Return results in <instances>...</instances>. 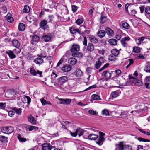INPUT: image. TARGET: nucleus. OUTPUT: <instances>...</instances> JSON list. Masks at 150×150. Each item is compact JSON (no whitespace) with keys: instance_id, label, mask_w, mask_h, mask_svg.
I'll return each mask as SVG.
<instances>
[{"instance_id":"79ce46f5","label":"nucleus","mask_w":150,"mask_h":150,"mask_svg":"<svg viewBox=\"0 0 150 150\" xmlns=\"http://www.w3.org/2000/svg\"><path fill=\"white\" fill-rule=\"evenodd\" d=\"M109 65V63H107L105 64L102 68H100L98 71V72H100L101 71H102L104 70L105 69H106L108 68Z\"/></svg>"},{"instance_id":"0e129e2a","label":"nucleus","mask_w":150,"mask_h":150,"mask_svg":"<svg viewBox=\"0 0 150 150\" xmlns=\"http://www.w3.org/2000/svg\"><path fill=\"white\" fill-rule=\"evenodd\" d=\"M40 100L41 102L43 105H44L47 104V103H48V102H47V101H46L43 98H42V99H41Z\"/></svg>"},{"instance_id":"f257e3e1","label":"nucleus","mask_w":150,"mask_h":150,"mask_svg":"<svg viewBox=\"0 0 150 150\" xmlns=\"http://www.w3.org/2000/svg\"><path fill=\"white\" fill-rule=\"evenodd\" d=\"M80 50V46L78 45L73 44L71 49V52L72 53L71 55L74 57L77 58L82 57L83 54L79 52Z\"/></svg>"},{"instance_id":"4be33fe9","label":"nucleus","mask_w":150,"mask_h":150,"mask_svg":"<svg viewBox=\"0 0 150 150\" xmlns=\"http://www.w3.org/2000/svg\"><path fill=\"white\" fill-rule=\"evenodd\" d=\"M106 34L105 32L103 30L99 31L97 33V35L100 38H103L104 37Z\"/></svg>"},{"instance_id":"c03bdc74","label":"nucleus","mask_w":150,"mask_h":150,"mask_svg":"<svg viewBox=\"0 0 150 150\" xmlns=\"http://www.w3.org/2000/svg\"><path fill=\"white\" fill-rule=\"evenodd\" d=\"M17 138L20 142H24L26 141V139L25 138H22L20 134L18 135Z\"/></svg>"},{"instance_id":"a18cd8bd","label":"nucleus","mask_w":150,"mask_h":150,"mask_svg":"<svg viewBox=\"0 0 150 150\" xmlns=\"http://www.w3.org/2000/svg\"><path fill=\"white\" fill-rule=\"evenodd\" d=\"M116 56H114L112 54L111 55H109L108 59L111 61H115L116 60V58L115 57Z\"/></svg>"},{"instance_id":"c9c22d12","label":"nucleus","mask_w":150,"mask_h":150,"mask_svg":"<svg viewBox=\"0 0 150 150\" xmlns=\"http://www.w3.org/2000/svg\"><path fill=\"white\" fill-rule=\"evenodd\" d=\"M127 112L125 111L122 112L121 114H120V116L122 118L126 119L127 118Z\"/></svg>"},{"instance_id":"6ab92c4d","label":"nucleus","mask_w":150,"mask_h":150,"mask_svg":"<svg viewBox=\"0 0 150 150\" xmlns=\"http://www.w3.org/2000/svg\"><path fill=\"white\" fill-rule=\"evenodd\" d=\"M129 77L130 80L129 82L130 84H134L135 85V81H137V78L133 77L131 75H129Z\"/></svg>"},{"instance_id":"3c124183","label":"nucleus","mask_w":150,"mask_h":150,"mask_svg":"<svg viewBox=\"0 0 150 150\" xmlns=\"http://www.w3.org/2000/svg\"><path fill=\"white\" fill-rule=\"evenodd\" d=\"M102 113L103 115L105 116H108L109 115V112L106 109H104L102 110Z\"/></svg>"},{"instance_id":"09e8293b","label":"nucleus","mask_w":150,"mask_h":150,"mask_svg":"<svg viewBox=\"0 0 150 150\" xmlns=\"http://www.w3.org/2000/svg\"><path fill=\"white\" fill-rule=\"evenodd\" d=\"M83 21V20L82 18L78 19L76 20V23L78 25H80L81 24Z\"/></svg>"},{"instance_id":"393cba45","label":"nucleus","mask_w":150,"mask_h":150,"mask_svg":"<svg viewBox=\"0 0 150 150\" xmlns=\"http://www.w3.org/2000/svg\"><path fill=\"white\" fill-rule=\"evenodd\" d=\"M88 137V139L90 140H96L98 137V136L92 134L89 135Z\"/></svg>"},{"instance_id":"ea45409f","label":"nucleus","mask_w":150,"mask_h":150,"mask_svg":"<svg viewBox=\"0 0 150 150\" xmlns=\"http://www.w3.org/2000/svg\"><path fill=\"white\" fill-rule=\"evenodd\" d=\"M141 48L137 47H134L133 49V52L134 53H138L140 52Z\"/></svg>"},{"instance_id":"052dcab7","label":"nucleus","mask_w":150,"mask_h":150,"mask_svg":"<svg viewBox=\"0 0 150 150\" xmlns=\"http://www.w3.org/2000/svg\"><path fill=\"white\" fill-rule=\"evenodd\" d=\"M78 7L75 5H72L71 6L72 10L73 12H75L77 10Z\"/></svg>"},{"instance_id":"49530a36","label":"nucleus","mask_w":150,"mask_h":150,"mask_svg":"<svg viewBox=\"0 0 150 150\" xmlns=\"http://www.w3.org/2000/svg\"><path fill=\"white\" fill-rule=\"evenodd\" d=\"M24 99L25 101H27L28 105H29L31 101L30 98L28 96H26L24 97Z\"/></svg>"},{"instance_id":"864d4df0","label":"nucleus","mask_w":150,"mask_h":150,"mask_svg":"<svg viewBox=\"0 0 150 150\" xmlns=\"http://www.w3.org/2000/svg\"><path fill=\"white\" fill-rule=\"evenodd\" d=\"M144 69L146 72L150 73V66L149 64L146 65Z\"/></svg>"},{"instance_id":"bb28decb","label":"nucleus","mask_w":150,"mask_h":150,"mask_svg":"<svg viewBox=\"0 0 150 150\" xmlns=\"http://www.w3.org/2000/svg\"><path fill=\"white\" fill-rule=\"evenodd\" d=\"M105 30L106 33L108 35L111 36L113 35V30L109 28H106Z\"/></svg>"},{"instance_id":"603ef678","label":"nucleus","mask_w":150,"mask_h":150,"mask_svg":"<svg viewBox=\"0 0 150 150\" xmlns=\"http://www.w3.org/2000/svg\"><path fill=\"white\" fill-rule=\"evenodd\" d=\"M13 110L18 115H20L22 112L21 109L20 108L17 109L16 108H14L13 109Z\"/></svg>"},{"instance_id":"5fc2aeb1","label":"nucleus","mask_w":150,"mask_h":150,"mask_svg":"<svg viewBox=\"0 0 150 150\" xmlns=\"http://www.w3.org/2000/svg\"><path fill=\"white\" fill-rule=\"evenodd\" d=\"M137 139L140 142H149L150 140H149L146 139L144 138L138 137L137 138Z\"/></svg>"},{"instance_id":"7ed1b4c3","label":"nucleus","mask_w":150,"mask_h":150,"mask_svg":"<svg viewBox=\"0 0 150 150\" xmlns=\"http://www.w3.org/2000/svg\"><path fill=\"white\" fill-rule=\"evenodd\" d=\"M58 80L61 84H63L67 81H68L69 83L71 82V81H73L74 82L75 81L74 79H68L66 76H63L60 77L58 79Z\"/></svg>"},{"instance_id":"0eeeda50","label":"nucleus","mask_w":150,"mask_h":150,"mask_svg":"<svg viewBox=\"0 0 150 150\" xmlns=\"http://www.w3.org/2000/svg\"><path fill=\"white\" fill-rule=\"evenodd\" d=\"M30 73L33 76H35L37 74H38L39 75V76L41 77L42 76V72L40 71L39 70H37L36 71L33 67H32L30 69Z\"/></svg>"},{"instance_id":"1a4fd4ad","label":"nucleus","mask_w":150,"mask_h":150,"mask_svg":"<svg viewBox=\"0 0 150 150\" xmlns=\"http://www.w3.org/2000/svg\"><path fill=\"white\" fill-rule=\"evenodd\" d=\"M53 147L50 143H44L42 145V150H51Z\"/></svg>"},{"instance_id":"a878e982","label":"nucleus","mask_w":150,"mask_h":150,"mask_svg":"<svg viewBox=\"0 0 150 150\" xmlns=\"http://www.w3.org/2000/svg\"><path fill=\"white\" fill-rule=\"evenodd\" d=\"M8 139L7 137L3 136H0V141L2 143H7L8 142Z\"/></svg>"},{"instance_id":"f03ea898","label":"nucleus","mask_w":150,"mask_h":150,"mask_svg":"<svg viewBox=\"0 0 150 150\" xmlns=\"http://www.w3.org/2000/svg\"><path fill=\"white\" fill-rule=\"evenodd\" d=\"M5 53L11 59H13L16 57V55L15 54L18 53H17V50L16 49H14L13 51L8 50L6 51Z\"/></svg>"},{"instance_id":"412c9836","label":"nucleus","mask_w":150,"mask_h":150,"mask_svg":"<svg viewBox=\"0 0 150 150\" xmlns=\"http://www.w3.org/2000/svg\"><path fill=\"white\" fill-rule=\"evenodd\" d=\"M68 62L70 64L73 65L76 64L77 60L74 58H71L69 59Z\"/></svg>"},{"instance_id":"69168bd1","label":"nucleus","mask_w":150,"mask_h":150,"mask_svg":"<svg viewBox=\"0 0 150 150\" xmlns=\"http://www.w3.org/2000/svg\"><path fill=\"white\" fill-rule=\"evenodd\" d=\"M45 57L46 58V59L47 60H49V64L50 65L51 64V63L52 62V60L53 59V58H52V57L51 56H48L47 57L46 56Z\"/></svg>"},{"instance_id":"8fccbe9b","label":"nucleus","mask_w":150,"mask_h":150,"mask_svg":"<svg viewBox=\"0 0 150 150\" xmlns=\"http://www.w3.org/2000/svg\"><path fill=\"white\" fill-rule=\"evenodd\" d=\"M122 26L123 28L126 29H128L129 28V25L126 22L122 23Z\"/></svg>"},{"instance_id":"bf43d9fd","label":"nucleus","mask_w":150,"mask_h":150,"mask_svg":"<svg viewBox=\"0 0 150 150\" xmlns=\"http://www.w3.org/2000/svg\"><path fill=\"white\" fill-rule=\"evenodd\" d=\"M88 113L91 115H96L98 114L97 112L96 111H95L93 110H89L88 111Z\"/></svg>"},{"instance_id":"cd10ccee","label":"nucleus","mask_w":150,"mask_h":150,"mask_svg":"<svg viewBox=\"0 0 150 150\" xmlns=\"http://www.w3.org/2000/svg\"><path fill=\"white\" fill-rule=\"evenodd\" d=\"M19 30L20 31H24L25 28V24L23 23H21L19 24L18 26Z\"/></svg>"},{"instance_id":"680f3d73","label":"nucleus","mask_w":150,"mask_h":150,"mask_svg":"<svg viewBox=\"0 0 150 150\" xmlns=\"http://www.w3.org/2000/svg\"><path fill=\"white\" fill-rule=\"evenodd\" d=\"M101 64L98 61H97L95 64L96 68V69H99L101 66Z\"/></svg>"},{"instance_id":"6e6d98bb","label":"nucleus","mask_w":150,"mask_h":150,"mask_svg":"<svg viewBox=\"0 0 150 150\" xmlns=\"http://www.w3.org/2000/svg\"><path fill=\"white\" fill-rule=\"evenodd\" d=\"M69 30L70 32L72 34H74L76 33V29H75L72 27L69 28Z\"/></svg>"},{"instance_id":"f3484780","label":"nucleus","mask_w":150,"mask_h":150,"mask_svg":"<svg viewBox=\"0 0 150 150\" xmlns=\"http://www.w3.org/2000/svg\"><path fill=\"white\" fill-rule=\"evenodd\" d=\"M111 74L108 71H104L102 74V75L104 76L106 79H109L111 77Z\"/></svg>"},{"instance_id":"a19ab883","label":"nucleus","mask_w":150,"mask_h":150,"mask_svg":"<svg viewBox=\"0 0 150 150\" xmlns=\"http://www.w3.org/2000/svg\"><path fill=\"white\" fill-rule=\"evenodd\" d=\"M28 120L31 123L33 124L35 123V118L33 117H28Z\"/></svg>"},{"instance_id":"7c9ffc66","label":"nucleus","mask_w":150,"mask_h":150,"mask_svg":"<svg viewBox=\"0 0 150 150\" xmlns=\"http://www.w3.org/2000/svg\"><path fill=\"white\" fill-rule=\"evenodd\" d=\"M145 38L144 37H142L139 38L137 40H136L135 41L138 45H140L142 42L145 39Z\"/></svg>"},{"instance_id":"f704fd0d","label":"nucleus","mask_w":150,"mask_h":150,"mask_svg":"<svg viewBox=\"0 0 150 150\" xmlns=\"http://www.w3.org/2000/svg\"><path fill=\"white\" fill-rule=\"evenodd\" d=\"M107 17L101 14V16L100 18V23L101 24L104 23L106 21Z\"/></svg>"},{"instance_id":"72a5a7b5","label":"nucleus","mask_w":150,"mask_h":150,"mask_svg":"<svg viewBox=\"0 0 150 150\" xmlns=\"http://www.w3.org/2000/svg\"><path fill=\"white\" fill-rule=\"evenodd\" d=\"M100 100V98L98 95L93 94L91 96V100Z\"/></svg>"},{"instance_id":"6e6552de","label":"nucleus","mask_w":150,"mask_h":150,"mask_svg":"<svg viewBox=\"0 0 150 150\" xmlns=\"http://www.w3.org/2000/svg\"><path fill=\"white\" fill-rule=\"evenodd\" d=\"M59 100L60 101L59 104H60L69 105V104L71 102V99L68 98H59Z\"/></svg>"},{"instance_id":"20e7f679","label":"nucleus","mask_w":150,"mask_h":150,"mask_svg":"<svg viewBox=\"0 0 150 150\" xmlns=\"http://www.w3.org/2000/svg\"><path fill=\"white\" fill-rule=\"evenodd\" d=\"M42 53H41L40 55H38L39 57L35 59L34 62L37 64L40 65L44 62V60L42 58H45L46 56L42 54Z\"/></svg>"},{"instance_id":"37998d69","label":"nucleus","mask_w":150,"mask_h":150,"mask_svg":"<svg viewBox=\"0 0 150 150\" xmlns=\"http://www.w3.org/2000/svg\"><path fill=\"white\" fill-rule=\"evenodd\" d=\"M118 93L117 91L112 92L111 94V96L112 97L115 98L118 96Z\"/></svg>"},{"instance_id":"9b49d317","label":"nucleus","mask_w":150,"mask_h":150,"mask_svg":"<svg viewBox=\"0 0 150 150\" xmlns=\"http://www.w3.org/2000/svg\"><path fill=\"white\" fill-rule=\"evenodd\" d=\"M48 23L47 21L45 19H44L41 21L40 23V26L42 29L44 30L45 29L47 28L46 26Z\"/></svg>"},{"instance_id":"ddd939ff","label":"nucleus","mask_w":150,"mask_h":150,"mask_svg":"<svg viewBox=\"0 0 150 150\" xmlns=\"http://www.w3.org/2000/svg\"><path fill=\"white\" fill-rule=\"evenodd\" d=\"M72 67L68 65H65L62 68V70L64 72H68L71 69Z\"/></svg>"},{"instance_id":"4c0bfd02","label":"nucleus","mask_w":150,"mask_h":150,"mask_svg":"<svg viewBox=\"0 0 150 150\" xmlns=\"http://www.w3.org/2000/svg\"><path fill=\"white\" fill-rule=\"evenodd\" d=\"M28 129L29 131H31L33 130H35V131H37L38 129V128L37 127L33 126H29L28 127Z\"/></svg>"},{"instance_id":"c756f323","label":"nucleus","mask_w":150,"mask_h":150,"mask_svg":"<svg viewBox=\"0 0 150 150\" xmlns=\"http://www.w3.org/2000/svg\"><path fill=\"white\" fill-rule=\"evenodd\" d=\"M57 77V75L54 72H52L51 75V82L52 83H53L55 82V79H54Z\"/></svg>"},{"instance_id":"b1692460","label":"nucleus","mask_w":150,"mask_h":150,"mask_svg":"<svg viewBox=\"0 0 150 150\" xmlns=\"http://www.w3.org/2000/svg\"><path fill=\"white\" fill-rule=\"evenodd\" d=\"M76 131L77 135L78 134L79 137L82 135L84 132V130L81 128L77 129Z\"/></svg>"},{"instance_id":"aec40b11","label":"nucleus","mask_w":150,"mask_h":150,"mask_svg":"<svg viewBox=\"0 0 150 150\" xmlns=\"http://www.w3.org/2000/svg\"><path fill=\"white\" fill-rule=\"evenodd\" d=\"M50 35L45 34L42 37V40L45 42H48L51 39Z\"/></svg>"},{"instance_id":"c85d7f7f","label":"nucleus","mask_w":150,"mask_h":150,"mask_svg":"<svg viewBox=\"0 0 150 150\" xmlns=\"http://www.w3.org/2000/svg\"><path fill=\"white\" fill-rule=\"evenodd\" d=\"M108 41L110 44L113 45H116L117 42V40L115 39H109L108 40Z\"/></svg>"},{"instance_id":"2f4dec72","label":"nucleus","mask_w":150,"mask_h":150,"mask_svg":"<svg viewBox=\"0 0 150 150\" xmlns=\"http://www.w3.org/2000/svg\"><path fill=\"white\" fill-rule=\"evenodd\" d=\"M7 21L10 23L13 22L14 21L13 18L11 17V14H8L6 16Z\"/></svg>"},{"instance_id":"4d7b16f0","label":"nucleus","mask_w":150,"mask_h":150,"mask_svg":"<svg viewBox=\"0 0 150 150\" xmlns=\"http://www.w3.org/2000/svg\"><path fill=\"white\" fill-rule=\"evenodd\" d=\"M98 61L102 64V63H103L105 61L103 57H101L98 59Z\"/></svg>"},{"instance_id":"13d9d810","label":"nucleus","mask_w":150,"mask_h":150,"mask_svg":"<svg viewBox=\"0 0 150 150\" xmlns=\"http://www.w3.org/2000/svg\"><path fill=\"white\" fill-rule=\"evenodd\" d=\"M123 148L124 149H129V150H131L132 149V147L129 145H123Z\"/></svg>"},{"instance_id":"dca6fc26","label":"nucleus","mask_w":150,"mask_h":150,"mask_svg":"<svg viewBox=\"0 0 150 150\" xmlns=\"http://www.w3.org/2000/svg\"><path fill=\"white\" fill-rule=\"evenodd\" d=\"M74 74L77 77H80L83 75V73L81 70L79 69H76Z\"/></svg>"},{"instance_id":"2eb2a0df","label":"nucleus","mask_w":150,"mask_h":150,"mask_svg":"<svg viewBox=\"0 0 150 150\" xmlns=\"http://www.w3.org/2000/svg\"><path fill=\"white\" fill-rule=\"evenodd\" d=\"M88 38L91 42L94 44H96L98 43V39L94 36L92 35H89Z\"/></svg>"},{"instance_id":"e2e57ef3","label":"nucleus","mask_w":150,"mask_h":150,"mask_svg":"<svg viewBox=\"0 0 150 150\" xmlns=\"http://www.w3.org/2000/svg\"><path fill=\"white\" fill-rule=\"evenodd\" d=\"M6 103H0V109H4L6 107Z\"/></svg>"},{"instance_id":"4468645a","label":"nucleus","mask_w":150,"mask_h":150,"mask_svg":"<svg viewBox=\"0 0 150 150\" xmlns=\"http://www.w3.org/2000/svg\"><path fill=\"white\" fill-rule=\"evenodd\" d=\"M130 38L129 37H125L121 39L120 40V42L122 45L124 47H127V43L125 41H126L129 40H130Z\"/></svg>"},{"instance_id":"39448f33","label":"nucleus","mask_w":150,"mask_h":150,"mask_svg":"<svg viewBox=\"0 0 150 150\" xmlns=\"http://www.w3.org/2000/svg\"><path fill=\"white\" fill-rule=\"evenodd\" d=\"M11 44L13 47L17 49V53H20L21 49L20 48V43L19 41L16 39H14L12 41Z\"/></svg>"},{"instance_id":"de8ad7c7","label":"nucleus","mask_w":150,"mask_h":150,"mask_svg":"<svg viewBox=\"0 0 150 150\" xmlns=\"http://www.w3.org/2000/svg\"><path fill=\"white\" fill-rule=\"evenodd\" d=\"M142 81L137 79V81H135V85L139 86L142 85Z\"/></svg>"},{"instance_id":"338daca9","label":"nucleus","mask_w":150,"mask_h":150,"mask_svg":"<svg viewBox=\"0 0 150 150\" xmlns=\"http://www.w3.org/2000/svg\"><path fill=\"white\" fill-rule=\"evenodd\" d=\"M145 12L148 14H150V8L147 7L145 8Z\"/></svg>"},{"instance_id":"9d476101","label":"nucleus","mask_w":150,"mask_h":150,"mask_svg":"<svg viewBox=\"0 0 150 150\" xmlns=\"http://www.w3.org/2000/svg\"><path fill=\"white\" fill-rule=\"evenodd\" d=\"M7 93L10 96H13L15 95L19 94L18 91L15 89H9L7 91Z\"/></svg>"},{"instance_id":"58836bf2","label":"nucleus","mask_w":150,"mask_h":150,"mask_svg":"<svg viewBox=\"0 0 150 150\" xmlns=\"http://www.w3.org/2000/svg\"><path fill=\"white\" fill-rule=\"evenodd\" d=\"M30 8L28 6L25 5L24 6V8L23 10V13H28L30 12Z\"/></svg>"},{"instance_id":"5701e85b","label":"nucleus","mask_w":150,"mask_h":150,"mask_svg":"<svg viewBox=\"0 0 150 150\" xmlns=\"http://www.w3.org/2000/svg\"><path fill=\"white\" fill-rule=\"evenodd\" d=\"M105 140V138H99L98 137V139L96 142V143L99 145H101L103 143Z\"/></svg>"},{"instance_id":"473e14b6","label":"nucleus","mask_w":150,"mask_h":150,"mask_svg":"<svg viewBox=\"0 0 150 150\" xmlns=\"http://www.w3.org/2000/svg\"><path fill=\"white\" fill-rule=\"evenodd\" d=\"M111 52L114 56H117L119 53V52L117 49H115L111 50Z\"/></svg>"},{"instance_id":"f8f14e48","label":"nucleus","mask_w":150,"mask_h":150,"mask_svg":"<svg viewBox=\"0 0 150 150\" xmlns=\"http://www.w3.org/2000/svg\"><path fill=\"white\" fill-rule=\"evenodd\" d=\"M123 142H120L118 144H116V148L115 150H124Z\"/></svg>"},{"instance_id":"423d86ee","label":"nucleus","mask_w":150,"mask_h":150,"mask_svg":"<svg viewBox=\"0 0 150 150\" xmlns=\"http://www.w3.org/2000/svg\"><path fill=\"white\" fill-rule=\"evenodd\" d=\"M2 132L6 134H11L13 131V128L12 127H4L1 129Z\"/></svg>"},{"instance_id":"a211bd4d","label":"nucleus","mask_w":150,"mask_h":150,"mask_svg":"<svg viewBox=\"0 0 150 150\" xmlns=\"http://www.w3.org/2000/svg\"><path fill=\"white\" fill-rule=\"evenodd\" d=\"M94 49V45L91 43H89L88 45L87 50L89 52H91L93 51Z\"/></svg>"},{"instance_id":"e433bc0d","label":"nucleus","mask_w":150,"mask_h":150,"mask_svg":"<svg viewBox=\"0 0 150 150\" xmlns=\"http://www.w3.org/2000/svg\"><path fill=\"white\" fill-rule=\"evenodd\" d=\"M32 41L33 42H38L40 40L39 37L36 35H35L32 37Z\"/></svg>"},{"instance_id":"774afa93","label":"nucleus","mask_w":150,"mask_h":150,"mask_svg":"<svg viewBox=\"0 0 150 150\" xmlns=\"http://www.w3.org/2000/svg\"><path fill=\"white\" fill-rule=\"evenodd\" d=\"M8 115L11 117H12L14 115L15 112L13 111H9L8 112Z\"/></svg>"}]
</instances>
